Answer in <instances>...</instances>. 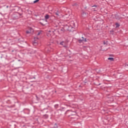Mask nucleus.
Wrapping results in <instances>:
<instances>
[{
  "instance_id": "412c9836",
  "label": "nucleus",
  "mask_w": 128,
  "mask_h": 128,
  "mask_svg": "<svg viewBox=\"0 0 128 128\" xmlns=\"http://www.w3.org/2000/svg\"><path fill=\"white\" fill-rule=\"evenodd\" d=\"M55 126H56V124H55Z\"/></svg>"
},
{
  "instance_id": "4468645a",
  "label": "nucleus",
  "mask_w": 128,
  "mask_h": 128,
  "mask_svg": "<svg viewBox=\"0 0 128 128\" xmlns=\"http://www.w3.org/2000/svg\"><path fill=\"white\" fill-rule=\"evenodd\" d=\"M40 34H41L40 32H38V34H37V36H40Z\"/></svg>"
},
{
  "instance_id": "ddd939ff",
  "label": "nucleus",
  "mask_w": 128,
  "mask_h": 128,
  "mask_svg": "<svg viewBox=\"0 0 128 128\" xmlns=\"http://www.w3.org/2000/svg\"><path fill=\"white\" fill-rule=\"evenodd\" d=\"M116 28H118V24L116 23Z\"/></svg>"
},
{
  "instance_id": "0eeeda50",
  "label": "nucleus",
  "mask_w": 128,
  "mask_h": 128,
  "mask_svg": "<svg viewBox=\"0 0 128 128\" xmlns=\"http://www.w3.org/2000/svg\"><path fill=\"white\" fill-rule=\"evenodd\" d=\"M60 28H61L60 30L62 32H64L66 30L63 26H60Z\"/></svg>"
},
{
  "instance_id": "a211bd4d",
  "label": "nucleus",
  "mask_w": 128,
  "mask_h": 128,
  "mask_svg": "<svg viewBox=\"0 0 128 128\" xmlns=\"http://www.w3.org/2000/svg\"><path fill=\"white\" fill-rule=\"evenodd\" d=\"M66 16V18H68V16Z\"/></svg>"
},
{
  "instance_id": "9d476101",
  "label": "nucleus",
  "mask_w": 128,
  "mask_h": 128,
  "mask_svg": "<svg viewBox=\"0 0 128 128\" xmlns=\"http://www.w3.org/2000/svg\"><path fill=\"white\" fill-rule=\"evenodd\" d=\"M45 18H46V20H48V18H50V16L48 14H46L45 16Z\"/></svg>"
},
{
  "instance_id": "2eb2a0df",
  "label": "nucleus",
  "mask_w": 128,
  "mask_h": 128,
  "mask_svg": "<svg viewBox=\"0 0 128 128\" xmlns=\"http://www.w3.org/2000/svg\"><path fill=\"white\" fill-rule=\"evenodd\" d=\"M84 14H86L84 12H83V14H82V16H84Z\"/></svg>"
},
{
  "instance_id": "dca6fc26",
  "label": "nucleus",
  "mask_w": 128,
  "mask_h": 128,
  "mask_svg": "<svg viewBox=\"0 0 128 128\" xmlns=\"http://www.w3.org/2000/svg\"><path fill=\"white\" fill-rule=\"evenodd\" d=\"M126 66H128V64H126Z\"/></svg>"
},
{
  "instance_id": "9b49d317",
  "label": "nucleus",
  "mask_w": 128,
  "mask_h": 128,
  "mask_svg": "<svg viewBox=\"0 0 128 128\" xmlns=\"http://www.w3.org/2000/svg\"><path fill=\"white\" fill-rule=\"evenodd\" d=\"M108 60H110V62H114V58H108Z\"/></svg>"
},
{
  "instance_id": "6ab92c4d",
  "label": "nucleus",
  "mask_w": 128,
  "mask_h": 128,
  "mask_svg": "<svg viewBox=\"0 0 128 128\" xmlns=\"http://www.w3.org/2000/svg\"><path fill=\"white\" fill-rule=\"evenodd\" d=\"M54 128H56V126H55Z\"/></svg>"
},
{
  "instance_id": "39448f33",
  "label": "nucleus",
  "mask_w": 128,
  "mask_h": 128,
  "mask_svg": "<svg viewBox=\"0 0 128 128\" xmlns=\"http://www.w3.org/2000/svg\"><path fill=\"white\" fill-rule=\"evenodd\" d=\"M26 34H32L34 32V29L29 28V30L26 31Z\"/></svg>"
},
{
  "instance_id": "f8f14e48",
  "label": "nucleus",
  "mask_w": 128,
  "mask_h": 128,
  "mask_svg": "<svg viewBox=\"0 0 128 128\" xmlns=\"http://www.w3.org/2000/svg\"><path fill=\"white\" fill-rule=\"evenodd\" d=\"M40 0H36L34 2V4H36V2H38Z\"/></svg>"
},
{
  "instance_id": "f03ea898",
  "label": "nucleus",
  "mask_w": 128,
  "mask_h": 128,
  "mask_svg": "<svg viewBox=\"0 0 128 128\" xmlns=\"http://www.w3.org/2000/svg\"><path fill=\"white\" fill-rule=\"evenodd\" d=\"M54 30H48L47 32L48 36H50V38H52V36H54Z\"/></svg>"
},
{
  "instance_id": "20e7f679",
  "label": "nucleus",
  "mask_w": 128,
  "mask_h": 128,
  "mask_svg": "<svg viewBox=\"0 0 128 128\" xmlns=\"http://www.w3.org/2000/svg\"><path fill=\"white\" fill-rule=\"evenodd\" d=\"M82 39H80L78 40L79 44H82V42H86V38H84V37L82 38Z\"/></svg>"
},
{
  "instance_id": "7ed1b4c3",
  "label": "nucleus",
  "mask_w": 128,
  "mask_h": 128,
  "mask_svg": "<svg viewBox=\"0 0 128 128\" xmlns=\"http://www.w3.org/2000/svg\"><path fill=\"white\" fill-rule=\"evenodd\" d=\"M69 26L71 30H72V28H76V24H74V21H71L69 24Z\"/></svg>"
},
{
  "instance_id": "f257e3e1",
  "label": "nucleus",
  "mask_w": 128,
  "mask_h": 128,
  "mask_svg": "<svg viewBox=\"0 0 128 128\" xmlns=\"http://www.w3.org/2000/svg\"><path fill=\"white\" fill-rule=\"evenodd\" d=\"M64 28V29L65 30H69L70 32H72V30H72L70 26V24H68V25H66L64 26H63Z\"/></svg>"
},
{
  "instance_id": "6e6552de",
  "label": "nucleus",
  "mask_w": 128,
  "mask_h": 128,
  "mask_svg": "<svg viewBox=\"0 0 128 128\" xmlns=\"http://www.w3.org/2000/svg\"><path fill=\"white\" fill-rule=\"evenodd\" d=\"M54 14H55L57 18L60 16V12L57 11L56 12H55Z\"/></svg>"
},
{
  "instance_id": "423d86ee",
  "label": "nucleus",
  "mask_w": 128,
  "mask_h": 128,
  "mask_svg": "<svg viewBox=\"0 0 128 128\" xmlns=\"http://www.w3.org/2000/svg\"><path fill=\"white\" fill-rule=\"evenodd\" d=\"M34 41L33 42V44L34 46H36V44H38V42H36V40H38V38H34Z\"/></svg>"
},
{
  "instance_id": "f3484780",
  "label": "nucleus",
  "mask_w": 128,
  "mask_h": 128,
  "mask_svg": "<svg viewBox=\"0 0 128 128\" xmlns=\"http://www.w3.org/2000/svg\"><path fill=\"white\" fill-rule=\"evenodd\" d=\"M58 25H59V26H60V24H58Z\"/></svg>"
},
{
  "instance_id": "aec40b11",
  "label": "nucleus",
  "mask_w": 128,
  "mask_h": 128,
  "mask_svg": "<svg viewBox=\"0 0 128 128\" xmlns=\"http://www.w3.org/2000/svg\"><path fill=\"white\" fill-rule=\"evenodd\" d=\"M46 50H48V49H46Z\"/></svg>"
},
{
  "instance_id": "1a4fd4ad",
  "label": "nucleus",
  "mask_w": 128,
  "mask_h": 128,
  "mask_svg": "<svg viewBox=\"0 0 128 128\" xmlns=\"http://www.w3.org/2000/svg\"><path fill=\"white\" fill-rule=\"evenodd\" d=\"M66 42H62L60 43V44H61V46H63L64 48H66Z\"/></svg>"
}]
</instances>
